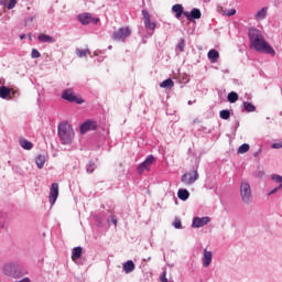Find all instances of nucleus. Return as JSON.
Wrapping results in <instances>:
<instances>
[{"label":"nucleus","instance_id":"obj_41","mask_svg":"<svg viewBox=\"0 0 282 282\" xmlns=\"http://www.w3.org/2000/svg\"><path fill=\"white\" fill-rule=\"evenodd\" d=\"M9 0H0V6H8Z\"/></svg>","mask_w":282,"mask_h":282},{"label":"nucleus","instance_id":"obj_17","mask_svg":"<svg viewBox=\"0 0 282 282\" xmlns=\"http://www.w3.org/2000/svg\"><path fill=\"white\" fill-rule=\"evenodd\" d=\"M37 41L40 43H56V40L54 37H52L51 35H47V34H43V33H41L37 36Z\"/></svg>","mask_w":282,"mask_h":282},{"label":"nucleus","instance_id":"obj_14","mask_svg":"<svg viewBox=\"0 0 282 282\" xmlns=\"http://www.w3.org/2000/svg\"><path fill=\"white\" fill-rule=\"evenodd\" d=\"M184 17H186L187 21H193V19H202V11H199L197 8H194L191 12L185 11Z\"/></svg>","mask_w":282,"mask_h":282},{"label":"nucleus","instance_id":"obj_23","mask_svg":"<svg viewBox=\"0 0 282 282\" xmlns=\"http://www.w3.org/2000/svg\"><path fill=\"white\" fill-rule=\"evenodd\" d=\"M207 57L210 59V63H215L219 58V52L217 50H210L207 53Z\"/></svg>","mask_w":282,"mask_h":282},{"label":"nucleus","instance_id":"obj_28","mask_svg":"<svg viewBox=\"0 0 282 282\" xmlns=\"http://www.w3.org/2000/svg\"><path fill=\"white\" fill-rule=\"evenodd\" d=\"M249 151H250V144L248 143H243L238 148V153L240 154L248 153Z\"/></svg>","mask_w":282,"mask_h":282},{"label":"nucleus","instance_id":"obj_6","mask_svg":"<svg viewBox=\"0 0 282 282\" xmlns=\"http://www.w3.org/2000/svg\"><path fill=\"white\" fill-rule=\"evenodd\" d=\"M63 100H67L68 102H76L77 105H83L85 100L83 98H78L74 95V90L72 88H68L62 93Z\"/></svg>","mask_w":282,"mask_h":282},{"label":"nucleus","instance_id":"obj_35","mask_svg":"<svg viewBox=\"0 0 282 282\" xmlns=\"http://www.w3.org/2000/svg\"><path fill=\"white\" fill-rule=\"evenodd\" d=\"M31 58H41V53L39 52V50H36V48L32 50Z\"/></svg>","mask_w":282,"mask_h":282},{"label":"nucleus","instance_id":"obj_1","mask_svg":"<svg viewBox=\"0 0 282 282\" xmlns=\"http://www.w3.org/2000/svg\"><path fill=\"white\" fill-rule=\"evenodd\" d=\"M249 36V47L254 50L256 52H260L261 54H269L270 56H276V51L274 47L265 41L263 33L261 30L251 28L248 32Z\"/></svg>","mask_w":282,"mask_h":282},{"label":"nucleus","instance_id":"obj_11","mask_svg":"<svg viewBox=\"0 0 282 282\" xmlns=\"http://www.w3.org/2000/svg\"><path fill=\"white\" fill-rule=\"evenodd\" d=\"M202 263H203V268L210 267V263H213V251L208 249L203 250Z\"/></svg>","mask_w":282,"mask_h":282},{"label":"nucleus","instance_id":"obj_7","mask_svg":"<svg viewBox=\"0 0 282 282\" xmlns=\"http://www.w3.org/2000/svg\"><path fill=\"white\" fill-rule=\"evenodd\" d=\"M78 21L83 25H89V23H94V25L98 24L100 22V19L93 18L91 13H83L78 15Z\"/></svg>","mask_w":282,"mask_h":282},{"label":"nucleus","instance_id":"obj_44","mask_svg":"<svg viewBox=\"0 0 282 282\" xmlns=\"http://www.w3.org/2000/svg\"><path fill=\"white\" fill-rule=\"evenodd\" d=\"M143 261H151V257L143 259Z\"/></svg>","mask_w":282,"mask_h":282},{"label":"nucleus","instance_id":"obj_8","mask_svg":"<svg viewBox=\"0 0 282 282\" xmlns=\"http://www.w3.org/2000/svg\"><path fill=\"white\" fill-rule=\"evenodd\" d=\"M153 162H155V158H153V155H149L144 162H142L138 169H137V173H139V175H142L143 171H150L151 170V164H153Z\"/></svg>","mask_w":282,"mask_h":282},{"label":"nucleus","instance_id":"obj_45","mask_svg":"<svg viewBox=\"0 0 282 282\" xmlns=\"http://www.w3.org/2000/svg\"><path fill=\"white\" fill-rule=\"evenodd\" d=\"M8 268H12V265H7V267L4 268V270H8Z\"/></svg>","mask_w":282,"mask_h":282},{"label":"nucleus","instance_id":"obj_36","mask_svg":"<svg viewBox=\"0 0 282 282\" xmlns=\"http://www.w3.org/2000/svg\"><path fill=\"white\" fill-rule=\"evenodd\" d=\"M185 42L184 39H181L178 44L176 45V50H180L181 52H184Z\"/></svg>","mask_w":282,"mask_h":282},{"label":"nucleus","instance_id":"obj_39","mask_svg":"<svg viewBox=\"0 0 282 282\" xmlns=\"http://www.w3.org/2000/svg\"><path fill=\"white\" fill-rule=\"evenodd\" d=\"M32 21H34V15H31L25 19V23H32Z\"/></svg>","mask_w":282,"mask_h":282},{"label":"nucleus","instance_id":"obj_42","mask_svg":"<svg viewBox=\"0 0 282 282\" xmlns=\"http://www.w3.org/2000/svg\"><path fill=\"white\" fill-rule=\"evenodd\" d=\"M111 221H112L113 226H118V220L112 219Z\"/></svg>","mask_w":282,"mask_h":282},{"label":"nucleus","instance_id":"obj_21","mask_svg":"<svg viewBox=\"0 0 282 282\" xmlns=\"http://www.w3.org/2000/svg\"><path fill=\"white\" fill-rule=\"evenodd\" d=\"M82 256H83V248L75 247L72 251L73 261H76V259H80Z\"/></svg>","mask_w":282,"mask_h":282},{"label":"nucleus","instance_id":"obj_3","mask_svg":"<svg viewBox=\"0 0 282 282\" xmlns=\"http://www.w3.org/2000/svg\"><path fill=\"white\" fill-rule=\"evenodd\" d=\"M240 197L243 204H252V187L246 180L240 182Z\"/></svg>","mask_w":282,"mask_h":282},{"label":"nucleus","instance_id":"obj_9","mask_svg":"<svg viewBox=\"0 0 282 282\" xmlns=\"http://www.w3.org/2000/svg\"><path fill=\"white\" fill-rule=\"evenodd\" d=\"M56 199H58V183H53L50 188L48 202L51 206L56 204Z\"/></svg>","mask_w":282,"mask_h":282},{"label":"nucleus","instance_id":"obj_32","mask_svg":"<svg viewBox=\"0 0 282 282\" xmlns=\"http://www.w3.org/2000/svg\"><path fill=\"white\" fill-rule=\"evenodd\" d=\"M223 14L224 17H235V14H237V10L235 9L225 10Z\"/></svg>","mask_w":282,"mask_h":282},{"label":"nucleus","instance_id":"obj_16","mask_svg":"<svg viewBox=\"0 0 282 282\" xmlns=\"http://www.w3.org/2000/svg\"><path fill=\"white\" fill-rule=\"evenodd\" d=\"M135 270V263H133L132 260H128L127 262L123 263V272L126 274H131Z\"/></svg>","mask_w":282,"mask_h":282},{"label":"nucleus","instance_id":"obj_43","mask_svg":"<svg viewBox=\"0 0 282 282\" xmlns=\"http://www.w3.org/2000/svg\"><path fill=\"white\" fill-rule=\"evenodd\" d=\"M20 39L23 41V39H25V34L20 35Z\"/></svg>","mask_w":282,"mask_h":282},{"label":"nucleus","instance_id":"obj_46","mask_svg":"<svg viewBox=\"0 0 282 282\" xmlns=\"http://www.w3.org/2000/svg\"><path fill=\"white\" fill-rule=\"evenodd\" d=\"M108 50H111V46H108Z\"/></svg>","mask_w":282,"mask_h":282},{"label":"nucleus","instance_id":"obj_13","mask_svg":"<svg viewBox=\"0 0 282 282\" xmlns=\"http://www.w3.org/2000/svg\"><path fill=\"white\" fill-rule=\"evenodd\" d=\"M96 127H98V123H96V121L88 120L80 126V132L87 133V131H94L96 130Z\"/></svg>","mask_w":282,"mask_h":282},{"label":"nucleus","instance_id":"obj_22","mask_svg":"<svg viewBox=\"0 0 282 282\" xmlns=\"http://www.w3.org/2000/svg\"><path fill=\"white\" fill-rule=\"evenodd\" d=\"M45 162H46V159H45V155L43 154H40L35 158V164L37 169H43V166H45Z\"/></svg>","mask_w":282,"mask_h":282},{"label":"nucleus","instance_id":"obj_40","mask_svg":"<svg viewBox=\"0 0 282 282\" xmlns=\"http://www.w3.org/2000/svg\"><path fill=\"white\" fill-rule=\"evenodd\" d=\"M281 143H274L273 145H272V149H281Z\"/></svg>","mask_w":282,"mask_h":282},{"label":"nucleus","instance_id":"obj_5","mask_svg":"<svg viewBox=\"0 0 282 282\" xmlns=\"http://www.w3.org/2000/svg\"><path fill=\"white\" fill-rule=\"evenodd\" d=\"M199 180V173H197V170H194L192 172H186L182 177H181V182L185 185V186H193V183Z\"/></svg>","mask_w":282,"mask_h":282},{"label":"nucleus","instance_id":"obj_29","mask_svg":"<svg viewBox=\"0 0 282 282\" xmlns=\"http://www.w3.org/2000/svg\"><path fill=\"white\" fill-rule=\"evenodd\" d=\"M76 54H77L78 58H83V57L87 56V54H90V52L88 48H86V50L77 48Z\"/></svg>","mask_w":282,"mask_h":282},{"label":"nucleus","instance_id":"obj_31","mask_svg":"<svg viewBox=\"0 0 282 282\" xmlns=\"http://www.w3.org/2000/svg\"><path fill=\"white\" fill-rule=\"evenodd\" d=\"M86 171H87V173H94V171H96V163L89 162V163L86 165Z\"/></svg>","mask_w":282,"mask_h":282},{"label":"nucleus","instance_id":"obj_34","mask_svg":"<svg viewBox=\"0 0 282 282\" xmlns=\"http://www.w3.org/2000/svg\"><path fill=\"white\" fill-rule=\"evenodd\" d=\"M174 228H176V230H181L182 228V220L180 218H175L174 223H173Z\"/></svg>","mask_w":282,"mask_h":282},{"label":"nucleus","instance_id":"obj_19","mask_svg":"<svg viewBox=\"0 0 282 282\" xmlns=\"http://www.w3.org/2000/svg\"><path fill=\"white\" fill-rule=\"evenodd\" d=\"M177 197L178 199H181L182 202H186V199H188L191 197V192H188V189L185 188H181L177 192Z\"/></svg>","mask_w":282,"mask_h":282},{"label":"nucleus","instance_id":"obj_37","mask_svg":"<svg viewBox=\"0 0 282 282\" xmlns=\"http://www.w3.org/2000/svg\"><path fill=\"white\" fill-rule=\"evenodd\" d=\"M17 6V0H9V3L7 4L8 10H12Z\"/></svg>","mask_w":282,"mask_h":282},{"label":"nucleus","instance_id":"obj_38","mask_svg":"<svg viewBox=\"0 0 282 282\" xmlns=\"http://www.w3.org/2000/svg\"><path fill=\"white\" fill-rule=\"evenodd\" d=\"M160 280L162 282H169V279H166V272H163V274H161Z\"/></svg>","mask_w":282,"mask_h":282},{"label":"nucleus","instance_id":"obj_15","mask_svg":"<svg viewBox=\"0 0 282 282\" xmlns=\"http://www.w3.org/2000/svg\"><path fill=\"white\" fill-rule=\"evenodd\" d=\"M268 7L259 9L254 14V21H265L268 18Z\"/></svg>","mask_w":282,"mask_h":282},{"label":"nucleus","instance_id":"obj_2","mask_svg":"<svg viewBox=\"0 0 282 282\" xmlns=\"http://www.w3.org/2000/svg\"><path fill=\"white\" fill-rule=\"evenodd\" d=\"M57 131L62 144H72V142H74V128H72V124H69V122L64 121L59 123Z\"/></svg>","mask_w":282,"mask_h":282},{"label":"nucleus","instance_id":"obj_10","mask_svg":"<svg viewBox=\"0 0 282 282\" xmlns=\"http://www.w3.org/2000/svg\"><path fill=\"white\" fill-rule=\"evenodd\" d=\"M207 224H210V217H194L192 221L193 228H204V226H207Z\"/></svg>","mask_w":282,"mask_h":282},{"label":"nucleus","instance_id":"obj_26","mask_svg":"<svg viewBox=\"0 0 282 282\" xmlns=\"http://www.w3.org/2000/svg\"><path fill=\"white\" fill-rule=\"evenodd\" d=\"M242 105H243L246 111H248V113H252L253 111H257V107H254V105H252V102L243 101Z\"/></svg>","mask_w":282,"mask_h":282},{"label":"nucleus","instance_id":"obj_27","mask_svg":"<svg viewBox=\"0 0 282 282\" xmlns=\"http://www.w3.org/2000/svg\"><path fill=\"white\" fill-rule=\"evenodd\" d=\"M228 102H237L239 100V95L235 91H231L227 96Z\"/></svg>","mask_w":282,"mask_h":282},{"label":"nucleus","instance_id":"obj_12","mask_svg":"<svg viewBox=\"0 0 282 282\" xmlns=\"http://www.w3.org/2000/svg\"><path fill=\"white\" fill-rule=\"evenodd\" d=\"M142 14L147 30H152L153 32V30H155V22H151V15L149 14V11L142 10Z\"/></svg>","mask_w":282,"mask_h":282},{"label":"nucleus","instance_id":"obj_18","mask_svg":"<svg viewBox=\"0 0 282 282\" xmlns=\"http://www.w3.org/2000/svg\"><path fill=\"white\" fill-rule=\"evenodd\" d=\"M172 12L175 14L176 19H181L182 14H184V7L182 4H174L172 7Z\"/></svg>","mask_w":282,"mask_h":282},{"label":"nucleus","instance_id":"obj_30","mask_svg":"<svg viewBox=\"0 0 282 282\" xmlns=\"http://www.w3.org/2000/svg\"><path fill=\"white\" fill-rule=\"evenodd\" d=\"M219 116L223 120H228L230 118V110H221Z\"/></svg>","mask_w":282,"mask_h":282},{"label":"nucleus","instance_id":"obj_24","mask_svg":"<svg viewBox=\"0 0 282 282\" xmlns=\"http://www.w3.org/2000/svg\"><path fill=\"white\" fill-rule=\"evenodd\" d=\"M173 85H175V83L173 82V79L167 78L165 80H163L160 84V87H162L163 89H171V87H173Z\"/></svg>","mask_w":282,"mask_h":282},{"label":"nucleus","instance_id":"obj_33","mask_svg":"<svg viewBox=\"0 0 282 282\" xmlns=\"http://www.w3.org/2000/svg\"><path fill=\"white\" fill-rule=\"evenodd\" d=\"M271 180H272L273 182H276V184H282V176L279 175V174H273V175L271 176Z\"/></svg>","mask_w":282,"mask_h":282},{"label":"nucleus","instance_id":"obj_20","mask_svg":"<svg viewBox=\"0 0 282 282\" xmlns=\"http://www.w3.org/2000/svg\"><path fill=\"white\" fill-rule=\"evenodd\" d=\"M20 147H22V149L25 151H32L34 144H32V142L28 141L26 139H21Z\"/></svg>","mask_w":282,"mask_h":282},{"label":"nucleus","instance_id":"obj_4","mask_svg":"<svg viewBox=\"0 0 282 282\" xmlns=\"http://www.w3.org/2000/svg\"><path fill=\"white\" fill-rule=\"evenodd\" d=\"M129 36H131V28L129 26L120 28L112 34L113 41H121L122 43H124Z\"/></svg>","mask_w":282,"mask_h":282},{"label":"nucleus","instance_id":"obj_25","mask_svg":"<svg viewBox=\"0 0 282 282\" xmlns=\"http://www.w3.org/2000/svg\"><path fill=\"white\" fill-rule=\"evenodd\" d=\"M10 88L6 87V86H1L0 87V98H2L3 100H6V98H8V96H10Z\"/></svg>","mask_w":282,"mask_h":282}]
</instances>
